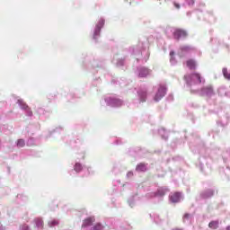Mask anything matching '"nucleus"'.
Listing matches in <instances>:
<instances>
[{
  "mask_svg": "<svg viewBox=\"0 0 230 230\" xmlns=\"http://www.w3.org/2000/svg\"><path fill=\"white\" fill-rule=\"evenodd\" d=\"M188 84H191V82L194 84H202V76L199 73H192V75L184 76Z\"/></svg>",
  "mask_w": 230,
  "mask_h": 230,
  "instance_id": "obj_1",
  "label": "nucleus"
},
{
  "mask_svg": "<svg viewBox=\"0 0 230 230\" xmlns=\"http://www.w3.org/2000/svg\"><path fill=\"white\" fill-rule=\"evenodd\" d=\"M188 33L186 30H182L181 28H177L173 31V37L174 39H177V40H180V39H185Z\"/></svg>",
  "mask_w": 230,
  "mask_h": 230,
  "instance_id": "obj_2",
  "label": "nucleus"
},
{
  "mask_svg": "<svg viewBox=\"0 0 230 230\" xmlns=\"http://www.w3.org/2000/svg\"><path fill=\"white\" fill-rule=\"evenodd\" d=\"M165 94H166V87L161 85L155 96V101L160 102V100H162V98H164Z\"/></svg>",
  "mask_w": 230,
  "mask_h": 230,
  "instance_id": "obj_3",
  "label": "nucleus"
},
{
  "mask_svg": "<svg viewBox=\"0 0 230 230\" xmlns=\"http://www.w3.org/2000/svg\"><path fill=\"white\" fill-rule=\"evenodd\" d=\"M181 192H173V194H171L170 196V199L172 203H179L181 201Z\"/></svg>",
  "mask_w": 230,
  "mask_h": 230,
  "instance_id": "obj_4",
  "label": "nucleus"
},
{
  "mask_svg": "<svg viewBox=\"0 0 230 230\" xmlns=\"http://www.w3.org/2000/svg\"><path fill=\"white\" fill-rule=\"evenodd\" d=\"M95 217H86V219H84L82 227H88V226H93L95 222Z\"/></svg>",
  "mask_w": 230,
  "mask_h": 230,
  "instance_id": "obj_5",
  "label": "nucleus"
},
{
  "mask_svg": "<svg viewBox=\"0 0 230 230\" xmlns=\"http://www.w3.org/2000/svg\"><path fill=\"white\" fill-rule=\"evenodd\" d=\"M104 24H105L104 19H100L97 23V26H96L94 37H96V35H99V33L101 31V28H102V26H104Z\"/></svg>",
  "mask_w": 230,
  "mask_h": 230,
  "instance_id": "obj_6",
  "label": "nucleus"
},
{
  "mask_svg": "<svg viewBox=\"0 0 230 230\" xmlns=\"http://www.w3.org/2000/svg\"><path fill=\"white\" fill-rule=\"evenodd\" d=\"M149 74H150L149 69H147L146 67H141L138 76L140 78H145V77L148 76Z\"/></svg>",
  "mask_w": 230,
  "mask_h": 230,
  "instance_id": "obj_7",
  "label": "nucleus"
},
{
  "mask_svg": "<svg viewBox=\"0 0 230 230\" xmlns=\"http://www.w3.org/2000/svg\"><path fill=\"white\" fill-rule=\"evenodd\" d=\"M136 171H138L139 172H145L146 171H147L146 164H138L136 167Z\"/></svg>",
  "mask_w": 230,
  "mask_h": 230,
  "instance_id": "obj_8",
  "label": "nucleus"
},
{
  "mask_svg": "<svg viewBox=\"0 0 230 230\" xmlns=\"http://www.w3.org/2000/svg\"><path fill=\"white\" fill-rule=\"evenodd\" d=\"M186 64H187V67H189L190 69H196L197 67V62H195L193 58L187 60Z\"/></svg>",
  "mask_w": 230,
  "mask_h": 230,
  "instance_id": "obj_9",
  "label": "nucleus"
},
{
  "mask_svg": "<svg viewBox=\"0 0 230 230\" xmlns=\"http://www.w3.org/2000/svg\"><path fill=\"white\" fill-rule=\"evenodd\" d=\"M208 227H211V229H217V227H219L218 221H210Z\"/></svg>",
  "mask_w": 230,
  "mask_h": 230,
  "instance_id": "obj_10",
  "label": "nucleus"
},
{
  "mask_svg": "<svg viewBox=\"0 0 230 230\" xmlns=\"http://www.w3.org/2000/svg\"><path fill=\"white\" fill-rule=\"evenodd\" d=\"M48 224L49 227H55V226H58L59 221H58V219H51Z\"/></svg>",
  "mask_w": 230,
  "mask_h": 230,
  "instance_id": "obj_11",
  "label": "nucleus"
},
{
  "mask_svg": "<svg viewBox=\"0 0 230 230\" xmlns=\"http://www.w3.org/2000/svg\"><path fill=\"white\" fill-rule=\"evenodd\" d=\"M103 225L102 223H97V225H94V226L91 227V230H102Z\"/></svg>",
  "mask_w": 230,
  "mask_h": 230,
  "instance_id": "obj_12",
  "label": "nucleus"
},
{
  "mask_svg": "<svg viewBox=\"0 0 230 230\" xmlns=\"http://www.w3.org/2000/svg\"><path fill=\"white\" fill-rule=\"evenodd\" d=\"M25 145H26V142L23 138H19V140H17V146L19 147H24Z\"/></svg>",
  "mask_w": 230,
  "mask_h": 230,
  "instance_id": "obj_13",
  "label": "nucleus"
},
{
  "mask_svg": "<svg viewBox=\"0 0 230 230\" xmlns=\"http://www.w3.org/2000/svg\"><path fill=\"white\" fill-rule=\"evenodd\" d=\"M223 75L225 78H227L228 80H230V73H228V69L226 67L223 68Z\"/></svg>",
  "mask_w": 230,
  "mask_h": 230,
  "instance_id": "obj_14",
  "label": "nucleus"
},
{
  "mask_svg": "<svg viewBox=\"0 0 230 230\" xmlns=\"http://www.w3.org/2000/svg\"><path fill=\"white\" fill-rule=\"evenodd\" d=\"M35 223H36V226H38V227H43L44 226V223L42 219H40V217H38V219H35Z\"/></svg>",
  "mask_w": 230,
  "mask_h": 230,
  "instance_id": "obj_15",
  "label": "nucleus"
},
{
  "mask_svg": "<svg viewBox=\"0 0 230 230\" xmlns=\"http://www.w3.org/2000/svg\"><path fill=\"white\" fill-rule=\"evenodd\" d=\"M215 192L214 190H208L205 194L202 195L203 198H210L211 196H214Z\"/></svg>",
  "mask_w": 230,
  "mask_h": 230,
  "instance_id": "obj_16",
  "label": "nucleus"
},
{
  "mask_svg": "<svg viewBox=\"0 0 230 230\" xmlns=\"http://www.w3.org/2000/svg\"><path fill=\"white\" fill-rule=\"evenodd\" d=\"M83 167H82V164H75V171H76V172H80V171H82Z\"/></svg>",
  "mask_w": 230,
  "mask_h": 230,
  "instance_id": "obj_17",
  "label": "nucleus"
},
{
  "mask_svg": "<svg viewBox=\"0 0 230 230\" xmlns=\"http://www.w3.org/2000/svg\"><path fill=\"white\" fill-rule=\"evenodd\" d=\"M173 4L176 8H181L180 3L174 2Z\"/></svg>",
  "mask_w": 230,
  "mask_h": 230,
  "instance_id": "obj_18",
  "label": "nucleus"
},
{
  "mask_svg": "<svg viewBox=\"0 0 230 230\" xmlns=\"http://www.w3.org/2000/svg\"><path fill=\"white\" fill-rule=\"evenodd\" d=\"M22 109H28V104L26 103L22 104Z\"/></svg>",
  "mask_w": 230,
  "mask_h": 230,
  "instance_id": "obj_19",
  "label": "nucleus"
},
{
  "mask_svg": "<svg viewBox=\"0 0 230 230\" xmlns=\"http://www.w3.org/2000/svg\"><path fill=\"white\" fill-rule=\"evenodd\" d=\"M172 230H183L181 227H173Z\"/></svg>",
  "mask_w": 230,
  "mask_h": 230,
  "instance_id": "obj_20",
  "label": "nucleus"
},
{
  "mask_svg": "<svg viewBox=\"0 0 230 230\" xmlns=\"http://www.w3.org/2000/svg\"><path fill=\"white\" fill-rule=\"evenodd\" d=\"M189 217H190V214H185V215L183 216V218H189Z\"/></svg>",
  "mask_w": 230,
  "mask_h": 230,
  "instance_id": "obj_21",
  "label": "nucleus"
},
{
  "mask_svg": "<svg viewBox=\"0 0 230 230\" xmlns=\"http://www.w3.org/2000/svg\"><path fill=\"white\" fill-rule=\"evenodd\" d=\"M170 55H174V51H171V52H170Z\"/></svg>",
  "mask_w": 230,
  "mask_h": 230,
  "instance_id": "obj_22",
  "label": "nucleus"
},
{
  "mask_svg": "<svg viewBox=\"0 0 230 230\" xmlns=\"http://www.w3.org/2000/svg\"><path fill=\"white\" fill-rule=\"evenodd\" d=\"M226 230H230V225H229V226H226Z\"/></svg>",
  "mask_w": 230,
  "mask_h": 230,
  "instance_id": "obj_23",
  "label": "nucleus"
},
{
  "mask_svg": "<svg viewBox=\"0 0 230 230\" xmlns=\"http://www.w3.org/2000/svg\"><path fill=\"white\" fill-rule=\"evenodd\" d=\"M190 48H188V47H185V48H183V49H189Z\"/></svg>",
  "mask_w": 230,
  "mask_h": 230,
  "instance_id": "obj_24",
  "label": "nucleus"
},
{
  "mask_svg": "<svg viewBox=\"0 0 230 230\" xmlns=\"http://www.w3.org/2000/svg\"><path fill=\"white\" fill-rule=\"evenodd\" d=\"M131 174V172H128V175H130Z\"/></svg>",
  "mask_w": 230,
  "mask_h": 230,
  "instance_id": "obj_25",
  "label": "nucleus"
}]
</instances>
